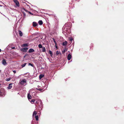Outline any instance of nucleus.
<instances>
[{
  "instance_id": "423d86ee",
  "label": "nucleus",
  "mask_w": 124,
  "mask_h": 124,
  "mask_svg": "<svg viewBox=\"0 0 124 124\" xmlns=\"http://www.w3.org/2000/svg\"><path fill=\"white\" fill-rule=\"evenodd\" d=\"M2 63L3 65H6L7 64L6 60L5 59H3L2 61Z\"/></svg>"
},
{
  "instance_id": "6e6552de",
  "label": "nucleus",
  "mask_w": 124,
  "mask_h": 124,
  "mask_svg": "<svg viewBox=\"0 0 124 124\" xmlns=\"http://www.w3.org/2000/svg\"><path fill=\"white\" fill-rule=\"evenodd\" d=\"M32 25L34 27H36L38 25V24L37 23L34 22H33Z\"/></svg>"
},
{
  "instance_id": "dca6fc26",
  "label": "nucleus",
  "mask_w": 124,
  "mask_h": 124,
  "mask_svg": "<svg viewBox=\"0 0 124 124\" xmlns=\"http://www.w3.org/2000/svg\"><path fill=\"white\" fill-rule=\"evenodd\" d=\"M19 34L20 36H23V33L21 31H19Z\"/></svg>"
},
{
  "instance_id": "2eb2a0df",
  "label": "nucleus",
  "mask_w": 124,
  "mask_h": 124,
  "mask_svg": "<svg viewBox=\"0 0 124 124\" xmlns=\"http://www.w3.org/2000/svg\"><path fill=\"white\" fill-rule=\"evenodd\" d=\"M44 77V75L43 74H40L39 76V78L40 79H41L42 78H43Z\"/></svg>"
},
{
  "instance_id": "5701e85b",
  "label": "nucleus",
  "mask_w": 124,
  "mask_h": 124,
  "mask_svg": "<svg viewBox=\"0 0 124 124\" xmlns=\"http://www.w3.org/2000/svg\"><path fill=\"white\" fill-rule=\"evenodd\" d=\"M26 64H27L26 63H25L24 64H22L21 66L22 68H23V67H25V66L26 65Z\"/></svg>"
},
{
  "instance_id": "4468645a",
  "label": "nucleus",
  "mask_w": 124,
  "mask_h": 124,
  "mask_svg": "<svg viewBox=\"0 0 124 124\" xmlns=\"http://www.w3.org/2000/svg\"><path fill=\"white\" fill-rule=\"evenodd\" d=\"M38 23L39 25H41L43 23V22L41 20H39L38 22Z\"/></svg>"
},
{
  "instance_id": "f8f14e48",
  "label": "nucleus",
  "mask_w": 124,
  "mask_h": 124,
  "mask_svg": "<svg viewBox=\"0 0 124 124\" xmlns=\"http://www.w3.org/2000/svg\"><path fill=\"white\" fill-rule=\"evenodd\" d=\"M34 51V50L32 48H30V49L29 51V53L33 52Z\"/></svg>"
},
{
  "instance_id": "7ed1b4c3",
  "label": "nucleus",
  "mask_w": 124,
  "mask_h": 124,
  "mask_svg": "<svg viewBox=\"0 0 124 124\" xmlns=\"http://www.w3.org/2000/svg\"><path fill=\"white\" fill-rule=\"evenodd\" d=\"M26 81L25 79H23L22 80L20 81L19 84L22 85H26Z\"/></svg>"
},
{
  "instance_id": "b1692460",
  "label": "nucleus",
  "mask_w": 124,
  "mask_h": 124,
  "mask_svg": "<svg viewBox=\"0 0 124 124\" xmlns=\"http://www.w3.org/2000/svg\"><path fill=\"white\" fill-rule=\"evenodd\" d=\"M28 65L30 66V65L31 66L34 67V66L33 64L31 63H28Z\"/></svg>"
},
{
  "instance_id": "4be33fe9",
  "label": "nucleus",
  "mask_w": 124,
  "mask_h": 124,
  "mask_svg": "<svg viewBox=\"0 0 124 124\" xmlns=\"http://www.w3.org/2000/svg\"><path fill=\"white\" fill-rule=\"evenodd\" d=\"M49 53L50 54L51 56H52V52L50 50H49Z\"/></svg>"
},
{
  "instance_id": "ddd939ff",
  "label": "nucleus",
  "mask_w": 124,
  "mask_h": 124,
  "mask_svg": "<svg viewBox=\"0 0 124 124\" xmlns=\"http://www.w3.org/2000/svg\"><path fill=\"white\" fill-rule=\"evenodd\" d=\"M38 88H36V89L37 90H39L40 91H41L42 90V89H41L40 88V86L39 85L38 86Z\"/></svg>"
},
{
  "instance_id": "c9c22d12",
  "label": "nucleus",
  "mask_w": 124,
  "mask_h": 124,
  "mask_svg": "<svg viewBox=\"0 0 124 124\" xmlns=\"http://www.w3.org/2000/svg\"><path fill=\"white\" fill-rule=\"evenodd\" d=\"M1 50L0 49V52H1Z\"/></svg>"
},
{
  "instance_id": "aec40b11",
  "label": "nucleus",
  "mask_w": 124,
  "mask_h": 124,
  "mask_svg": "<svg viewBox=\"0 0 124 124\" xmlns=\"http://www.w3.org/2000/svg\"><path fill=\"white\" fill-rule=\"evenodd\" d=\"M35 117L36 119V121L38 120L39 117H38V115H35Z\"/></svg>"
},
{
  "instance_id": "f257e3e1",
  "label": "nucleus",
  "mask_w": 124,
  "mask_h": 124,
  "mask_svg": "<svg viewBox=\"0 0 124 124\" xmlns=\"http://www.w3.org/2000/svg\"><path fill=\"white\" fill-rule=\"evenodd\" d=\"M71 23H68L65 24L62 28L63 33L64 34L66 32L67 28H66V27H70L71 26Z\"/></svg>"
},
{
  "instance_id": "c756f323",
  "label": "nucleus",
  "mask_w": 124,
  "mask_h": 124,
  "mask_svg": "<svg viewBox=\"0 0 124 124\" xmlns=\"http://www.w3.org/2000/svg\"><path fill=\"white\" fill-rule=\"evenodd\" d=\"M56 54H59V52L58 51H56Z\"/></svg>"
},
{
  "instance_id": "412c9836",
  "label": "nucleus",
  "mask_w": 124,
  "mask_h": 124,
  "mask_svg": "<svg viewBox=\"0 0 124 124\" xmlns=\"http://www.w3.org/2000/svg\"><path fill=\"white\" fill-rule=\"evenodd\" d=\"M11 78L10 77H9L8 78H7L6 79V80L7 81H9L10 80Z\"/></svg>"
},
{
  "instance_id": "9d476101",
  "label": "nucleus",
  "mask_w": 124,
  "mask_h": 124,
  "mask_svg": "<svg viewBox=\"0 0 124 124\" xmlns=\"http://www.w3.org/2000/svg\"><path fill=\"white\" fill-rule=\"evenodd\" d=\"M71 57V55L70 54H69L67 56V59L68 60H70Z\"/></svg>"
},
{
  "instance_id": "473e14b6",
  "label": "nucleus",
  "mask_w": 124,
  "mask_h": 124,
  "mask_svg": "<svg viewBox=\"0 0 124 124\" xmlns=\"http://www.w3.org/2000/svg\"><path fill=\"white\" fill-rule=\"evenodd\" d=\"M28 13H29L30 14H31V15H33V14L32 13H31V12H28Z\"/></svg>"
},
{
  "instance_id": "1a4fd4ad",
  "label": "nucleus",
  "mask_w": 124,
  "mask_h": 124,
  "mask_svg": "<svg viewBox=\"0 0 124 124\" xmlns=\"http://www.w3.org/2000/svg\"><path fill=\"white\" fill-rule=\"evenodd\" d=\"M67 42L66 41H65L62 43V45L64 46H66L67 45Z\"/></svg>"
},
{
  "instance_id": "0eeeda50",
  "label": "nucleus",
  "mask_w": 124,
  "mask_h": 124,
  "mask_svg": "<svg viewBox=\"0 0 124 124\" xmlns=\"http://www.w3.org/2000/svg\"><path fill=\"white\" fill-rule=\"evenodd\" d=\"M14 2L16 4V5L18 6H19V3L17 0H13Z\"/></svg>"
},
{
  "instance_id": "a878e982",
  "label": "nucleus",
  "mask_w": 124,
  "mask_h": 124,
  "mask_svg": "<svg viewBox=\"0 0 124 124\" xmlns=\"http://www.w3.org/2000/svg\"><path fill=\"white\" fill-rule=\"evenodd\" d=\"M53 40L54 41V42L55 45H56V41H55V39L54 38H53Z\"/></svg>"
},
{
  "instance_id": "9b49d317",
  "label": "nucleus",
  "mask_w": 124,
  "mask_h": 124,
  "mask_svg": "<svg viewBox=\"0 0 124 124\" xmlns=\"http://www.w3.org/2000/svg\"><path fill=\"white\" fill-rule=\"evenodd\" d=\"M27 97L28 99H31L32 98V97L29 93H28L27 95Z\"/></svg>"
},
{
  "instance_id": "72a5a7b5",
  "label": "nucleus",
  "mask_w": 124,
  "mask_h": 124,
  "mask_svg": "<svg viewBox=\"0 0 124 124\" xmlns=\"http://www.w3.org/2000/svg\"><path fill=\"white\" fill-rule=\"evenodd\" d=\"M66 50H66V49H64L63 52H64V53H65L66 52Z\"/></svg>"
},
{
  "instance_id": "6ab92c4d",
  "label": "nucleus",
  "mask_w": 124,
  "mask_h": 124,
  "mask_svg": "<svg viewBox=\"0 0 124 124\" xmlns=\"http://www.w3.org/2000/svg\"><path fill=\"white\" fill-rule=\"evenodd\" d=\"M37 114V112L35 111H34L33 113V115H32V116H34V115L35 116Z\"/></svg>"
},
{
  "instance_id": "20e7f679",
  "label": "nucleus",
  "mask_w": 124,
  "mask_h": 124,
  "mask_svg": "<svg viewBox=\"0 0 124 124\" xmlns=\"http://www.w3.org/2000/svg\"><path fill=\"white\" fill-rule=\"evenodd\" d=\"M28 49V48L26 47L22 48L21 49V50L23 52H26L27 51Z\"/></svg>"
},
{
  "instance_id": "e433bc0d",
  "label": "nucleus",
  "mask_w": 124,
  "mask_h": 124,
  "mask_svg": "<svg viewBox=\"0 0 124 124\" xmlns=\"http://www.w3.org/2000/svg\"><path fill=\"white\" fill-rule=\"evenodd\" d=\"M41 69H43V68H42V67H41Z\"/></svg>"
},
{
  "instance_id": "bb28decb",
  "label": "nucleus",
  "mask_w": 124,
  "mask_h": 124,
  "mask_svg": "<svg viewBox=\"0 0 124 124\" xmlns=\"http://www.w3.org/2000/svg\"><path fill=\"white\" fill-rule=\"evenodd\" d=\"M73 39L72 38H70L69 39V40L71 41H72L73 40Z\"/></svg>"
},
{
  "instance_id": "393cba45",
  "label": "nucleus",
  "mask_w": 124,
  "mask_h": 124,
  "mask_svg": "<svg viewBox=\"0 0 124 124\" xmlns=\"http://www.w3.org/2000/svg\"><path fill=\"white\" fill-rule=\"evenodd\" d=\"M38 46L40 48H42L43 47L42 45L41 44H39L38 45Z\"/></svg>"
},
{
  "instance_id": "f704fd0d",
  "label": "nucleus",
  "mask_w": 124,
  "mask_h": 124,
  "mask_svg": "<svg viewBox=\"0 0 124 124\" xmlns=\"http://www.w3.org/2000/svg\"><path fill=\"white\" fill-rule=\"evenodd\" d=\"M12 48L13 49L14 48V47H13Z\"/></svg>"
},
{
  "instance_id": "c85d7f7f",
  "label": "nucleus",
  "mask_w": 124,
  "mask_h": 124,
  "mask_svg": "<svg viewBox=\"0 0 124 124\" xmlns=\"http://www.w3.org/2000/svg\"><path fill=\"white\" fill-rule=\"evenodd\" d=\"M35 101V100L34 99H32L31 100V102H34Z\"/></svg>"
},
{
  "instance_id": "f3484780",
  "label": "nucleus",
  "mask_w": 124,
  "mask_h": 124,
  "mask_svg": "<svg viewBox=\"0 0 124 124\" xmlns=\"http://www.w3.org/2000/svg\"><path fill=\"white\" fill-rule=\"evenodd\" d=\"M42 52H45L46 51V48L44 47H43L42 48Z\"/></svg>"
},
{
  "instance_id": "7c9ffc66",
  "label": "nucleus",
  "mask_w": 124,
  "mask_h": 124,
  "mask_svg": "<svg viewBox=\"0 0 124 124\" xmlns=\"http://www.w3.org/2000/svg\"><path fill=\"white\" fill-rule=\"evenodd\" d=\"M23 45L24 46H27V44H23Z\"/></svg>"
},
{
  "instance_id": "a211bd4d",
  "label": "nucleus",
  "mask_w": 124,
  "mask_h": 124,
  "mask_svg": "<svg viewBox=\"0 0 124 124\" xmlns=\"http://www.w3.org/2000/svg\"><path fill=\"white\" fill-rule=\"evenodd\" d=\"M22 11H23V12H24V11H25L27 12H29L28 11V10H27L25 9L24 8H23L22 9Z\"/></svg>"
},
{
  "instance_id": "f03ea898",
  "label": "nucleus",
  "mask_w": 124,
  "mask_h": 124,
  "mask_svg": "<svg viewBox=\"0 0 124 124\" xmlns=\"http://www.w3.org/2000/svg\"><path fill=\"white\" fill-rule=\"evenodd\" d=\"M5 91L4 89L0 90V96H3L5 95Z\"/></svg>"
},
{
  "instance_id": "cd10ccee",
  "label": "nucleus",
  "mask_w": 124,
  "mask_h": 124,
  "mask_svg": "<svg viewBox=\"0 0 124 124\" xmlns=\"http://www.w3.org/2000/svg\"><path fill=\"white\" fill-rule=\"evenodd\" d=\"M23 12V16L24 17H25L26 16V14L24 12L22 11Z\"/></svg>"
},
{
  "instance_id": "4c0bfd02",
  "label": "nucleus",
  "mask_w": 124,
  "mask_h": 124,
  "mask_svg": "<svg viewBox=\"0 0 124 124\" xmlns=\"http://www.w3.org/2000/svg\"><path fill=\"white\" fill-rule=\"evenodd\" d=\"M33 122V121H32V122ZM31 124H33V123H31Z\"/></svg>"
},
{
  "instance_id": "58836bf2",
  "label": "nucleus",
  "mask_w": 124,
  "mask_h": 124,
  "mask_svg": "<svg viewBox=\"0 0 124 124\" xmlns=\"http://www.w3.org/2000/svg\"><path fill=\"white\" fill-rule=\"evenodd\" d=\"M0 71H1V70H0Z\"/></svg>"
},
{
  "instance_id": "39448f33",
  "label": "nucleus",
  "mask_w": 124,
  "mask_h": 124,
  "mask_svg": "<svg viewBox=\"0 0 124 124\" xmlns=\"http://www.w3.org/2000/svg\"><path fill=\"white\" fill-rule=\"evenodd\" d=\"M13 84V83H11L7 87V89H11L12 87V85Z\"/></svg>"
},
{
  "instance_id": "2f4dec72",
  "label": "nucleus",
  "mask_w": 124,
  "mask_h": 124,
  "mask_svg": "<svg viewBox=\"0 0 124 124\" xmlns=\"http://www.w3.org/2000/svg\"><path fill=\"white\" fill-rule=\"evenodd\" d=\"M13 72L14 73H15L16 72V71L15 70H13Z\"/></svg>"
}]
</instances>
